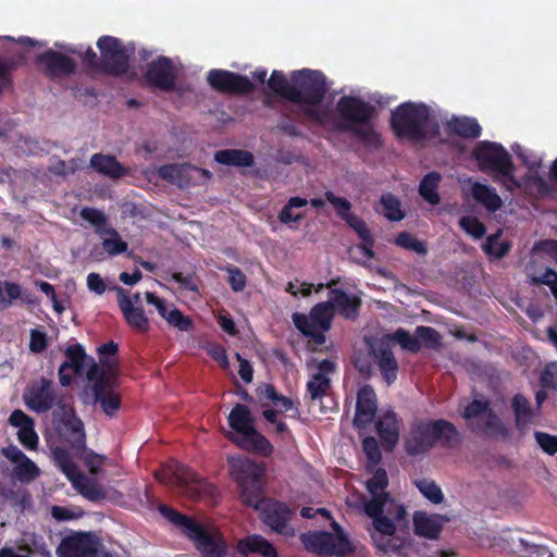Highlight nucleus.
<instances>
[{
	"label": "nucleus",
	"instance_id": "56",
	"mask_svg": "<svg viewBox=\"0 0 557 557\" xmlns=\"http://www.w3.org/2000/svg\"><path fill=\"white\" fill-rule=\"evenodd\" d=\"M414 333L421 346L424 345L426 348H436L441 345L440 333L431 326H417Z\"/></svg>",
	"mask_w": 557,
	"mask_h": 557
},
{
	"label": "nucleus",
	"instance_id": "16",
	"mask_svg": "<svg viewBox=\"0 0 557 557\" xmlns=\"http://www.w3.org/2000/svg\"><path fill=\"white\" fill-rule=\"evenodd\" d=\"M34 62L38 71L49 81L70 76L77 70L74 59L52 49L37 54Z\"/></svg>",
	"mask_w": 557,
	"mask_h": 557
},
{
	"label": "nucleus",
	"instance_id": "45",
	"mask_svg": "<svg viewBox=\"0 0 557 557\" xmlns=\"http://www.w3.org/2000/svg\"><path fill=\"white\" fill-rule=\"evenodd\" d=\"M158 510L170 522H172L173 524H175L177 527H181L186 536H188V534L191 532V530L198 523L193 518L178 512L177 510H175L174 508H172L165 504L159 505Z\"/></svg>",
	"mask_w": 557,
	"mask_h": 557
},
{
	"label": "nucleus",
	"instance_id": "42",
	"mask_svg": "<svg viewBox=\"0 0 557 557\" xmlns=\"http://www.w3.org/2000/svg\"><path fill=\"white\" fill-rule=\"evenodd\" d=\"M441 181L442 175L433 171L424 175L419 184L420 196L432 206H436L441 202V197L437 191Z\"/></svg>",
	"mask_w": 557,
	"mask_h": 557
},
{
	"label": "nucleus",
	"instance_id": "15",
	"mask_svg": "<svg viewBox=\"0 0 557 557\" xmlns=\"http://www.w3.org/2000/svg\"><path fill=\"white\" fill-rule=\"evenodd\" d=\"M158 176L178 188H188L200 185L211 178L212 174L206 169L195 166L190 163L163 164L157 170Z\"/></svg>",
	"mask_w": 557,
	"mask_h": 557
},
{
	"label": "nucleus",
	"instance_id": "28",
	"mask_svg": "<svg viewBox=\"0 0 557 557\" xmlns=\"http://www.w3.org/2000/svg\"><path fill=\"white\" fill-rule=\"evenodd\" d=\"M331 287V285H329ZM329 301L332 302L334 312L347 320H356L359 315L361 299L350 295L341 288H330Z\"/></svg>",
	"mask_w": 557,
	"mask_h": 557
},
{
	"label": "nucleus",
	"instance_id": "58",
	"mask_svg": "<svg viewBox=\"0 0 557 557\" xmlns=\"http://www.w3.org/2000/svg\"><path fill=\"white\" fill-rule=\"evenodd\" d=\"M21 297V286L13 282H0V305L3 308L11 306L13 300Z\"/></svg>",
	"mask_w": 557,
	"mask_h": 557
},
{
	"label": "nucleus",
	"instance_id": "21",
	"mask_svg": "<svg viewBox=\"0 0 557 557\" xmlns=\"http://www.w3.org/2000/svg\"><path fill=\"white\" fill-rule=\"evenodd\" d=\"M376 411V393L371 385L364 384L359 388L357 393L354 426L359 430L368 428L374 421Z\"/></svg>",
	"mask_w": 557,
	"mask_h": 557
},
{
	"label": "nucleus",
	"instance_id": "11",
	"mask_svg": "<svg viewBox=\"0 0 557 557\" xmlns=\"http://www.w3.org/2000/svg\"><path fill=\"white\" fill-rule=\"evenodd\" d=\"M290 77L299 96V99L293 100L292 103L318 106L325 98L327 86L322 72L302 69L294 71Z\"/></svg>",
	"mask_w": 557,
	"mask_h": 557
},
{
	"label": "nucleus",
	"instance_id": "41",
	"mask_svg": "<svg viewBox=\"0 0 557 557\" xmlns=\"http://www.w3.org/2000/svg\"><path fill=\"white\" fill-rule=\"evenodd\" d=\"M503 231L498 230L496 233L488 235L482 245V250L491 260L504 258L512 248L510 240H500Z\"/></svg>",
	"mask_w": 557,
	"mask_h": 557
},
{
	"label": "nucleus",
	"instance_id": "22",
	"mask_svg": "<svg viewBox=\"0 0 557 557\" xmlns=\"http://www.w3.org/2000/svg\"><path fill=\"white\" fill-rule=\"evenodd\" d=\"M262 520L273 531L283 535H293L294 529L289 525L293 510L282 502L270 500L262 509Z\"/></svg>",
	"mask_w": 557,
	"mask_h": 557
},
{
	"label": "nucleus",
	"instance_id": "55",
	"mask_svg": "<svg viewBox=\"0 0 557 557\" xmlns=\"http://www.w3.org/2000/svg\"><path fill=\"white\" fill-rule=\"evenodd\" d=\"M392 338L397 342L400 347L405 350H408L412 354H417L421 350V344L417 335H410V333L404 329H398L392 335Z\"/></svg>",
	"mask_w": 557,
	"mask_h": 557
},
{
	"label": "nucleus",
	"instance_id": "24",
	"mask_svg": "<svg viewBox=\"0 0 557 557\" xmlns=\"http://www.w3.org/2000/svg\"><path fill=\"white\" fill-rule=\"evenodd\" d=\"M157 480L166 485L186 486L200 483V475L188 466L171 460L161 472L156 473Z\"/></svg>",
	"mask_w": 557,
	"mask_h": 557
},
{
	"label": "nucleus",
	"instance_id": "49",
	"mask_svg": "<svg viewBox=\"0 0 557 557\" xmlns=\"http://www.w3.org/2000/svg\"><path fill=\"white\" fill-rule=\"evenodd\" d=\"M380 202L383 208L382 213L387 220L398 222L405 218V212L401 210L400 200L392 193L383 194L381 196Z\"/></svg>",
	"mask_w": 557,
	"mask_h": 557
},
{
	"label": "nucleus",
	"instance_id": "53",
	"mask_svg": "<svg viewBox=\"0 0 557 557\" xmlns=\"http://www.w3.org/2000/svg\"><path fill=\"white\" fill-rule=\"evenodd\" d=\"M362 449L368 460L367 468L369 471H372L382 461V453L375 437H364L362 441Z\"/></svg>",
	"mask_w": 557,
	"mask_h": 557
},
{
	"label": "nucleus",
	"instance_id": "17",
	"mask_svg": "<svg viewBox=\"0 0 557 557\" xmlns=\"http://www.w3.org/2000/svg\"><path fill=\"white\" fill-rule=\"evenodd\" d=\"M207 82L220 94L248 95L256 90V86L247 76L227 70H210Z\"/></svg>",
	"mask_w": 557,
	"mask_h": 557
},
{
	"label": "nucleus",
	"instance_id": "51",
	"mask_svg": "<svg viewBox=\"0 0 557 557\" xmlns=\"http://www.w3.org/2000/svg\"><path fill=\"white\" fill-rule=\"evenodd\" d=\"M331 388V380L323 373H314L307 383V394L311 400L322 399Z\"/></svg>",
	"mask_w": 557,
	"mask_h": 557
},
{
	"label": "nucleus",
	"instance_id": "8",
	"mask_svg": "<svg viewBox=\"0 0 557 557\" xmlns=\"http://www.w3.org/2000/svg\"><path fill=\"white\" fill-rule=\"evenodd\" d=\"M335 533L327 531L306 532L300 535L305 548L320 556L344 557L354 553L355 548L348 537L342 531L339 524L333 521Z\"/></svg>",
	"mask_w": 557,
	"mask_h": 557
},
{
	"label": "nucleus",
	"instance_id": "4",
	"mask_svg": "<svg viewBox=\"0 0 557 557\" xmlns=\"http://www.w3.org/2000/svg\"><path fill=\"white\" fill-rule=\"evenodd\" d=\"M227 420L230 428L235 432L228 436V440L236 446L263 457H270L273 454V445L256 429V420L247 406L236 404Z\"/></svg>",
	"mask_w": 557,
	"mask_h": 557
},
{
	"label": "nucleus",
	"instance_id": "26",
	"mask_svg": "<svg viewBox=\"0 0 557 557\" xmlns=\"http://www.w3.org/2000/svg\"><path fill=\"white\" fill-rule=\"evenodd\" d=\"M12 426L17 428V440L28 450H36L39 437L35 431V421L21 409H15L9 417Z\"/></svg>",
	"mask_w": 557,
	"mask_h": 557
},
{
	"label": "nucleus",
	"instance_id": "40",
	"mask_svg": "<svg viewBox=\"0 0 557 557\" xmlns=\"http://www.w3.org/2000/svg\"><path fill=\"white\" fill-rule=\"evenodd\" d=\"M218 163L231 166H251L255 162L253 154L242 149H223L214 153Z\"/></svg>",
	"mask_w": 557,
	"mask_h": 557
},
{
	"label": "nucleus",
	"instance_id": "33",
	"mask_svg": "<svg viewBox=\"0 0 557 557\" xmlns=\"http://www.w3.org/2000/svg\"><path fill=\"white\" fill-rule=\"evenodd\" d=\"M92 396L94 403L100 406L107 417L113 418L116 416L121 408V396L112 388V385L103 387L101 384H98L96 392H92Z\"/></svg>",
	"mask_w": 557,
	"mask_h": 557
},
{
	"label": "nucleus",
	"instance_id": "43",
	"mask_svg": "<svg viewBox=\"0 0 557 557\" xmlns=\"http://www.w3.org/2000/svg\"><path fill=\"white\" fill-rule=\"evenodd\" d=\"M64 354L66 359L61 363V366H65L67 369H71L77 376L83 375L87 359L84 347L81 344L70 345L65 349Z\"/></svg>",
	"mask_w": 557,
	"mask_h": 557
},
{
	"label": "nucleus",
	"instance_id": "46",
	"mask_svg": "<svg viewBox=\"0 0 557 557\" xmlns=\"http://www.w3.org/2000/svg\"><path fill=\"white\" fill-rule=\"evenodd\" d=\"M13 476L21 483H30L40 475L38 466L27 456L23 460L14 463L12 470Z\"/></svg>",
	"mask_w": 557,
	"mask_h": 557
},
{
	"label": "nucleus",
	"instance_id": "62",
	"mask_svg": "<svg viewBox=\"0 0 557 557\" xmlns=\"http://www.w3.org/2000/svg\"><path fill=\"white\" fill-rule=\"evenodd\" d=\"M534 437L537 445L544 453L549 456H554L557 453V435L545 433L542 431H535Z\"/></svg>",
	"mask_w": 557,
	"mask_h": 557
},
{
	"label": "nucleus",
	"instance_id": "27",
	"mask_svg": "<svg viewBox=\"0 0 557 557\" xmlns=\"http://www.w3.org/2000/svg\"><path fill=\"white\" fill-rule=\"evenodd\" d=\"M377 435L385 450L392 451L399 441L400 420L394 410L385 411L375 422Z\"/></svg>",
	"mask_w": 557,
	"mask_h": 557
},
{
	"label": "nucleus",
	"instance_id": "52",
	"mask_svg": "<svg viewBox=\"0 0 557 557\" xmlns=\"http://www.w3.org/2000/svg\"><path fill=\"white\" fill-rule=\"evenodd\" d=\"M81 216L95 227L96 233L100 237L104 236V230L109 226L108 218L102 211L91 207H84L81 210Z\"/></svg>",
	"mask_w": 557,
	"mask_h": 557
},
{
	"label": "nucleus",
	"instance_id": "7",
	"mask_svg": "<svg viewBox=\"0 0 557 557\" xmlns=\"http://www.w3.org/2000/svg\"><path fill=\"white\" fill-rule=\"evenodd\" d=\"M472 157L478 163L481 172L493 175L496 182L504 185L512 184L519 187L520 184L515 176V164L506 148L494 141H480L472 151Z\"/></svg>",
	"mask_w": 557,
	"mask_h": 557
},
{
	"label": "nucleus",
	"instance_id": "3",
	"mask_svg": "<svg viewBox=\"0 0 557 557\" xmlns=\"http://www.w3.org/2000/svg\"><path fill=\"white\" fill-rule=\"evenodd\" d=\"M385 511L397 521L404 520L407 516L406 508L397 503L396 506L382 504L379 499H370L364 503V512L373 520V527L380 533V536H373L376 548L383 554L400 555L404 543L399 537L394 536L396 525L389 517L384 515Z\"/></svg>",
	"mask_w": 557,
	"mask_h": 557
},
{
	"label": "nucleus",
	"instance_id": "61",
	"mask_svg": "<svg viewBox=\"0 0 557 557\" xmlns=\"http://www.w3.org/2000/svg\"><path fill=\"white\" fill-rule=\"evenodd\" d=\"M67 51L81 57L87 69L100 73V60L91 47H88L85 52H82V50L77 48H69Z\"/></svg>",
	"mask_w": 557,
	"mask_h": 557
},
{
	"label": "nucleus",
	"instance_id": "59",
	"mask_svg": "<svg viewBox=\"0 0 557 557\" xmlns=\"http://www.w3.org/2000/svg\"><path fill=\"white\" fill-rule=\"evenodd\" d=\"M106 367H99L97 363L92 362L90 368L87 371V380L92 382L91 393L96 392V386L101 384L103 387H110L112 381L107 375Z\"/></svg>",
	"mask_w": 557,
	"mask_h": 557
},
{
	"label": "nucleus",
	"instance_id": "9",
	"mask_svg": "<svg viewBox=\"0 0 557 557\" xmlns=\"http://www.w3.org/2000/svg\"><path fill=\"white\" fill-rule=\"evenodd\" d=\"M333 317L332 302L327 299L313 306L309 315L300 312L293 313L292 320L301 334L311 338L314 344L323 345L326 341L324 333L331 329Z\"/></svg>",
	"mask_w": 557,
	"mask_h": 557
},
{
	"label": "nucleus",
	"instance_id": "23",
	"mask_svg": "<svg viewBox=\"0 0 557 557\" xmlns=\"http://www.w3.org/2000/svg\"><path fill=\"white\" fill-rule=\"evenodd\" d=\"M116 294L117 306L126 324L139 333L148 332L150 323L143 306H134L129 295L122 287H116Z\"/></svg>",
	"mask_w": 557,
	"mask_h": 557
},
{
	"label": "nucleus",
	"instance_id": "29",
	"mask_svg": "<svg viewBox=\"0 0 557 557\" xmlns=\"http://www.w3.org/2000/svg\"><path fill=\"white\" fill-rule=\"evenodd\" d=\"M383 380L387 385H392L397 380L398 362L391 347L381 342L377 346L371 348Z\"/></svg>",
	"mask_w": 557,
	"mask_h": 557
},
{
	"label": "nucleus",
	"instance_id": "35",
	"mask_svg": "<svg viewBox=\"0 0 557 557\" xmlns=\"http://www.w3.org/2000/svg\"><path fill=\"white\" fill-rule=\"evenodd\" d=\"M25 54L22 51L0 58V97L13 85L12 73L24 64Z\"/></svg>",
	"mask_w": 557,
	"mask_h": 557
},
{
	"label": "nucleus",
	"instance_id": "25",
	"mask_svg": "<svg viewBox=\"0 0 557 557\" xmlns=\"http://www.w3.org/2000/svg\"><path fill=\"white\" fill-rule=\"evenodd\" d=\"M145 296L147 304L156 307L158 313L166 320L171 326H174L180 331H189L193 327L191 319L184 315L182 311L173 305L170 306L165 299L160 298L151 292H147Z\"/></svg>",
	"mask_w": 557,
	"mask_h": 557
},
{
	"label": "nucleus",
	"instance_id": "39",
	"mask_svg": "<svg viewBox=\"0 0 557 557\" xmlns=\"http://www.w3.org/2000/svg\"><path fill=\"white\" fill-rule=\"evenodd\" d=\"M268 87L277 96L293 102V100H298V91H296L294 87V83L292 84L287 81L283 71L274 70L267 82Z\"/></svg>",
	"mask_w": 557,
	"mask_h": 557
},
{
	"label": "nucleus",
	"instance_id": "37",
	"mask_svg": "<svg viewBox=\"0 0 557 557\" xmlns=\"http://www.w3.org/2000/svg\"><path fill=\"white\" fill-rule=\"evenodd\" d=\"M473 199L484 206L490 212H496L503 206V200L496 190L488 185L474 182L471 186Z\"/></svg>",
	"mask_w": 557,
	"mask_h": 557
},
{
	"label": "nucleus",
	"instance_id": "10",
	"mask_svg": "<svg viewBox=\"0 0 557 557\" xmlns=\"http://www.w3.org/2000/svg\"><path fill=\"white\" fill-rule=\"evenodd\" d=\"M462 417L468 421V426L472 432L484 431L504 438L510 436L508 428L491 408V403L487 399L470 401L466 406Z\"/></svg>",
	"mask_w": 557,
	"mask_h": 557
},
{
	"label": "nucleus",
	"instance_id": "54",
	"mask_svg": "<svg viewBox=\"0 0 557 557\" xmlns=\"http://www.w3.org/2000/svg\"><path fill=\"white\" fill-rule=\"evenodd\" d=\"M414 484L418 487L419 492L431 503L441 504L443 502V492L434 481L423 479L416 481Z\"/></svg>",
	"mask_w": 557,
	"mask_h": 557
},
{
	"label": "nucleus",
	"instance_id": "32",
	"mask_svg": "<svg viewBox=\"0 0 557 557\" xmlns=\"http://www.w3.org/2000/svg\"><path fill=\"white\" fill-rule=\"evenodd\" d=\"M372 478L367 481V490L371 494V499H379L382 504L396 506V502L385 492L388 486V478L386 470L383 468H374Z\"/></svg>",
	"mask_w": 557,
	"mask_h": 557
},
{
	"label": "nucleus",
	"instance_id": "5",
	"mask_svg": "<svg viewBox=\"0 0 557 557\" xmlns=\"http://www.w3.org/2000/svg\"><path fill=\"white\" fill-rule=\"evenodd\" d=\"M227 466L231 478L238 485L240 502L247 507L259 509L264 502V467L248 457H230Z\"/></svg>",
	"mask_w": 557,
	"mask_h": 557
},
{
	"label": "nucleus",
	"instance_id": "60",
	"mask_svg": "<svg viewBox=\"0 0 557 557\" xmlns=\"http://www.w3.org/2000/svg\"><path fill=\"white\" fill-rule=\"evenodd\" d=\"M325 199L334 207L336 214L342 219L346 220L347 216L352 215L351 213V203L343 197H337L333 191L326 190Z\"/></svg>",
	"mask_w": 557,
	"mask_h": 557
},
{
	"label": "nucleus",
	"instance_id": "31",
	"mask_svg": "<svg viewBox=\"0 0 557 557\" xmlns=\"http://www.w3.org/2000/svg\"><path fill=\"white\" fill-rule=\"evenodd\" d=\"M89 164L97 173L111 180L122 178L128 173V170L111 154L95 153Z\"/></svg>",
	"mask_w": 557,
	"mask_h": 557
},
{
	"label": "nucleus",
	"instance_id": "18",
	"mask_svg": "<svg viewBox=\"0 0 557 557\" xmlns=\"http://www.w3.org/2000/svg\"><path fill=\"white\" fill-rule=\"evenodd\" d=\"M59 557H112L98 550L95 537L89 533H76L62 540L57 549Z\"/></svg>",
	"mask_w": 557,
	"mask_h": 557
},
{
	"label": "nucleus",
	"instance_id": "30",
	"mask_svg": "<svg viewBox=\"0 0 557 557\" xmlns=\"http://www.w3.org/2000/svg\"><path fill=\"white\" fill-rule=\"evenodd\" d=\"M445 521H448V519L443 516H429L424 511H416L413 513V532L420 537L436 540L443 530Z\"/></svg>",
	"mask_w": 557,
	"mask_h": 557
},
{
	"label": "nucleus",
	"instance_id": "14",
	"mask_svg": "<svg viewBox=\"0 0 557 557\" xmlns=\"http://www.w3.org/2000/svg\"><path fill=\"white\" fill-rule=\"evenodd\" d=\"M61 418L55 422V432L61 442L76 454L83 455L86 450V434L84 423L72 407L61 406Z\"/></svg>",
	"mask_w": 557,
	"mask_h": 557
},
{
	"label": "nucleus",
	"instance_id": "34",
	"mask_svg": "<svg viewBox=\"0 0 557 557\" xmlns=\"http://www.w3.org/2000/svg\"><path fill=\"white\" fill-rule=\"evenodd\" d=\"M237 549L240 554L257 553L263 557H277L274 546L261 535H249L238 541Z\"/></svg>",
	"mask_w": 557,
	"mask_h": 557
},
{
	"label": "nucleus",
	"instance_id": "47",
	"mask_svg": "<svg viewBox=\"0 0 557 557\" xmlns=\"http://www.w3.org/2000/svg\"><path fill=\"white\" fill-rule=\"evenodd\" d=\"M308 205V200L301 197H292L286 202V205L282 208L278 213V220L281 223L293 227L292 223H298L304 219L302 213H295L293 210L297 208H302Z\"/></svg>",
	"mask_w": 557,
	"mask_h": 557
},
{
	"label": "nucleus",
	"instance_id": "13",
	"mask_svg": "<svg viewBox=\"0 0 557 557\" xmlns=\"http://www.w3.org/2000/svg\"><path fill=\"white\" fill-rule=\"evenodd\" d=\"M23 399L26 407L36 413L48 412L55 406L61 409V406L65 405L59 397L53 381L45 376L32 381L26 386Z\"/></svg>",
	"mask_w": 557,
	"mask_h": 557
},
{
	"label": "nucleus",
	"instance_id": "38",
	"mask_svg": "<svg viewBox=\"0 0 557 557\" xmlns=\"http://www.w3.org/2000/svg\"><path fill=\"white\" fill-rule=\"evenodd\" d=\"M447 128L450 134L467 139H475L481 136L482 128L478 121L472 117H454L447 123Z\"/></svg>",
	"mask_w": 557,
	"mask_h": 557
},
{
	"label": "nucleus",
	"instance_id": "36",
	"mask_svg": "<svg viewBox=\"0 0 557 557\" xmlns=\"http://www.w3.org/2000/svg\"><path fill=\"white\" fill-rule=\"evenodd\" d=\"M511 408L515 414V424L517 430L524 434L531 423L534 421V413L530 401L521 394H516L511 401Z\"/></svg>",
	"mask_w": 557,
	"mask_h": 557
},
{
	"label": "nucleus",
	"instance_id": "64",
	"mask_svg": "<svg viewBox=\"0 0 557 557\" xmlns=\"http://www.w3.org/2000/svg\"><path fill=\"white\" fill-rule=\"evenodd\" d=\"M48 347V337L44 331L33 329L30 331L29 350L34 354H40Z\"/></svg>",
	"mask_w": 557,
	"mask_h": 557
},
{
	"label": "nucleus",
	"instance_id": "57",
	"mask_svg": "<svg viewBox=\"0 0 557 557\" xmlns=\"http://www.w3.org/2000/svg\"><path fill=\"white\" fill-rule=\"evenodd\" d=\"M460 227L474 239H479L484 236L486 227L483 222L478 218L466 215L459 220Z\"/></svg>",
	"mask_w": 557,
	"mask_h": 557
},
{
	"label": "nucleus",
	"instance_id": "20",
	"mask_svg": "<svg viewBox=\"0 0 557 557\" xmlns=\"http://www.w3.org/2000/svg\"><path fill=\"white\" fill-rule=\"evenodd\" d=\"M195 543L196 548L201 553L202 557H225L227 554V545L220 533H211L200 523L187 536Z\"/></svg>",
	"mask_w": 557,
	"mask_h": 557
},
{
	"label": "nucleus",
	"instance_id": "6",
	"mask_svg": "<svg viewBox=\"0 0 557 557\" xmlns=\"http://www.w3.org/2000/svg\"><path fill=\"white\" fill-rule=\"evenodd\" d=\"M431 109L425 103L404 102L391 116V127L397 138L420 143L429 136Z\"/></svg>",
	"mask_w": 557,
	"mask_h": 557
},
{
	"label": "nucleus",
	"instance_id": "48",
	"mask_svg": "<svg viewBox=\"0 0 557 557\" xmlns=\"http://www.w3.org/2000/svg\"><path fill=\"white\" fill-rule=\"evenodd\" d=\"M394 243L396 246L416 252L419 256H426L429 252L426 242L418 239L414 235L406 231L398 233Z\"/></svg>",
	"mask_w": 557,
	"mask_h": 557
},
{
	"label": "nucleus",
	"instance_id": "50",
	"mask_svg": "<svg viewBox=\"0 0 557 557\" xmlns=\"http://www.w3.org/2000/svg\"><path fill=\"white\" fill-rule=\"evenodd\" d=\"M102 238V247L110 256H116L127 250V243L124 242L119 232L109 226L104 230V236Z\"/></svg>",
	"mask_w": 557,
	"mask_h": 557
},
{
	"label": "nucleus",
	"instance_id": "2",
	"mask_svg": "<svg viewBox=\"0 0 557 557\" xmlns=\"http://www.w3.org/2000/svg\"><path fill=\"white\" fill-rule=\"evenodd\" d=\"M459 443L460 434L451 422L425 419L411 424L405 438V450L409 456H417L429 451L435 444L456 447Z\"/></svg>",
	"mask_w": 557,
	"mask_h": 557
},
{
	"label": "nucleus",
	"instance_id": "63",
	"mask_svg": "<svg viewBox=\"0 0 557 557\" xmlns=\"http://www.w3.org/2000/svg\"><path fill=\"white\" fill-rule=\"evenodd\" d=\"M225 270L228 273V284L233 292L238 293L244 290L246 287V275L244 272L234 265H228Z\"/></svg>",
	"mask_w": 557,
	"mask_h": 557
},
{
	"label": "nucleus",
	"instance_id": "44",
	"mask_svg": "<svg viewBox=\"0 0 557 557\" xmlns=\"http://www.w3.org/2000/svg\"><path fill=\"white\" fill-rule=\"evenodd\" d=\"M52 455L60 470L66 475V478L70 481L75 482V480L81 475V473L76 463L72 460L69 450L58 446L52 449Z\"/></svg>",
	"mask_w": 557,
	"mask_h": 557
},
{
	"label": "nucleus",
	"instance_id": "19",
	"mask_svg": "<svg viewBox=\"0 0 557 557\" xmlns=\"http://www.w3.org/2000/svg\"><path fill=\"white\" fill-rule=\"evenodd\" d=\"M146 82L160 90L173 91L176 87V73L173 62L168 57H158L147 64Z\"/></svg>",
	"mask_w": 557,
	"mask_h": 557
},
{
	"label": "nucleus",
	"instance_id": "1",
	"mask_svg": "<svg viewBox=\"0 0 557 557\" xmlns=\"http://www.w3.org/2000/svg\"><path fill=\"white\" fill-rule=\"evenodd\" d=\"M336 112L337 129L351 133L369 150L383 146L382 136L372 123L377 115L375 106L357 96H343L336 103Z\"/></svg>",
	"mask_w": 557,
	"mask_h": 557
},
{
	"label": "nucleus",
	"instance_id": "12",
	"mask_svg": "<svg viewBox=\"0 0 557 557\" xmlns=\"http://www.w3.org/2000/svg\"><path fill=\"white\" fill-rule=\"evenodd\" d=\"M100 50V73L122 76L129 67V55L122 41L112 36H101L97 41Z\"/></svg>",
	"mask_w": 557,
	"mask_h": 557
}]
</instances>
